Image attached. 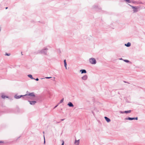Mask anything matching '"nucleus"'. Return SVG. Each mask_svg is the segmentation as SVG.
<instances>
[{
	"label": "nucleus",
	"mask_w": 145,
	"mask_h": 145,
	"mask_svg": "<svg viewBox=\"0 0 145 145\" xmlns=\"http://www.w3.org/2000/svg\"><path fill=\"white\" fill-rule=\"evenodd\" d=\"M90 62L92 64H95L96 63V61L94 58H91L89 59Z\"/></svg>",
	"instance_id": "nucleus-1"
},
{
	"label": "nucleus",
	"mask_w": 145,
	"mask_h": 145,
	"mask_svg": "<svg viewBox=\"0 0 145 145\" xmlns=\"http://www.w3.org/2000/svg\"><path fill=\"white\" fill-rule=\"evenodd\" d=\"M131 7L133 9L134 12H136L137 11V9L138 8V7H134L132 6H131Z\"/></svg>",
	"instance_id": "nucleus-2"
},
{
	"label": "nucleus",
	"mask_w": 145,
	"mask_h": 145,
	"mask_svg": "<svg viewBox=\"0 0 145 145\" xmlns=\"http://www.w3.org/2000/svg\"><path fill=\"white\" fill-rule=\"evenodd\" d=\"M87 78H88V76H87V75H85L84 76H83L82 77V80H86L87 79Z\"/></svg>",
	"instance_id": "nucleus-3"
},
{
	"label": "nucleus",
	"mask_w": 145,
	"mask_h": 145,
	"mask_svg": "<svg viewBox=\"0 0 145 145\" xmlns=\"http://www.w3.org/2000/svg\"><path fill=\"white\" fill-rule=\"evenodd\" d=\"M105 119L106 120V121L108 122H109L110 121V120L109 118H107L106 117H105Z\"/></svg>",
	"instance_id": "nucleus-4"
},
{
	"label": "nucleus",
	"mask_w": 145,
	"mask_h": 145,
	"mask_svg": "<svg viewBox=\"0 0 145 145\" xmlns=\"http://www.w3.org/2000/svg\"><path fill=\"white\" fill-rule=\"evenodd\" d=\"M68 105L70 107H73V105L71 102H69L68 104Z\"/></svg>",
	"instance_id": "nucleus-5"
},
{
	"label": "nucleus",
	"mask_w": 145,
	"mask_h": 145,
	"mask_svg": "<svg viewBox=\"0 0 145 145\" xmlns=\"http://www.w3.org/2000/svg\"><path fill=\"white\" fill-rule=\"evenodd\" d=\"M79 143V140H76L75 142V144L76 145H78Z\"/></svg>",
	"instance_id": "nucleus-6"
},
{
	"label": "nucleus",
	"mask_w": 145,
	"mask_h": 145,
	"mask_svg": "<svg viewBox=\"0 0 145 145\" xmlns=\"http://www.w3.org/2000/svg\"><path fill=\"white\" fill-rule=\"evenodd\" d=\"M22 96V95H20V96L15 95V97L16 99H19V98H20Z\"/></svg>",
	"instance_id": "nucleus-7"
},
{
	"label": "nucleus",
	"mask_w": 145,
	"mask_h": 145,
	"mask_svg": "<svg viewBox=\"0 0 145 145\" xmlns=\"http://www.w3.org/2000/svg\"><path fill=\"white\" fill-rule=\"evenodd\" d=\"M28 95L29 96H33V97L35 96V95L33 93H30Z\"/></svg>",
	"instance_id": "nucleus-8"
},
{
	"label": "nucleus",
	"mask_w": 145,
	"mask_h": 145,
	"mask_svg": "<svg viewBox=\"0 0 145 145\" xmlns=\"http://www.w3.org/2000/svg\"><path fill=\"white\" fill-rule=\"evenodd\" d=\"M30 104L31 105H34L36 103L35 101H29Z\"/></svg>",
	"instance_id": "nucleus-9"
},
{
	"label": "nucleus",
	"mask_w": 145,
	"mask_h": 145,
	"mask_svg": "<svg viewBox=\"0 0 145 145\" xmlns=\"http://www.w3.org/2000/svg\"><path fill=\"white\" fill-rule=\"evenodd\" d=\"M64 66L66 68V69H67V63L66 61V60L65 59L64 60Z\"/></svg>",
	"instance_id": "nucleus-10"
},
{
	"label": "nucleus",
	"mask_w": 145,
	"mask_h": 145,
	"mask_svg": "<svg viewBox=\"0 0 145 145\" xmlns=\"http://www.w3.org/2000/svg\"><path fill=\"white\" fill-rule=\"evenodd\" d=\"M125 45L127 47H129L131 46V43L129 42H128L127 44H125Z\"/></svg>",
	"instance_id": "nucleus-11"
},
{
	"label": "nucleus",
	"mask_w": 145,
	"mask_h": 145,
	"mask_svg": "<svg viewBox=\"0 0 145 145\" xmlns=\"http://www.w3.org/2000/svg\"><path fill=\"white\" fill-rule=\"evenodd\" d=\"M80 71H81V73L82 74L83 73H86V72L85 70H80Z\"/></svg>",
	"instance_id": "nucleus-12"
},
{
	"label": "nucleus",
	"mask_w": 145,
	"mask_h": 145,
	"mask_svg": "<svg viewBox=\"0 0 145 145\" xmlns=\"http://www.w3.org/2000/svg\"><path fill=\"white\" fill-rule=\"evenodd\" d=\"M2 97L3 99H5V98H8V97L4 95H2Z\"/></svg>",
	"instance_id": "nucleus-13"
},
{
	"label": "nucleus",
	"mask_w": 145,
	"mask_h": 145,
	"mask_svg": "<svg viewBox=\"0 0 145 145\" xmlns=\"http://www.w3.org/2000/svg\"><path fill=\"white\" fill-rule=\"evenodd\" d=\"M28 76L31 79H33V78L32 77V75H31V74H29V75H28Z\"/></svg>",
	"instance_id": "nucleus-14"
},
{
	"label": "nucleus",
	"mask_w": 145,
	"mask_h": 145,
	"mask_svg": "<svg viewBox=\"0 0 145 145\" xmlns=\"http://www.w3.org/2000/svg\"><path fill=\"white\" fill-rule=\"evenodd\" d=\"M128 120H135V118H128L127 119Z\"/></svg>",
	"instance_id": "nucleus-15"
},
{
	"label": "nucleus",
	"mask_w": 145,
	"mask_h": 145,
	"mask_svg": "<svg viewBox=\"0 0 145 145\" xmlns=\"http://www.w3.org/2000/svg\"><path fill=\"white\" fill-rule=\"evenodd\" d=\"M131 112V111L130 110H128V111H126L125 112L126 113H130Z\"/></svg>",
	"instance_id": "nucleus-16"
},
{
	"label": "nucleus",
	"mask_w": 145,
	"mask_h": 145,
	"mask_svg": "<svg viewBox=\"0 0 145 145\" xmlns=\"http://www.w3.org/2000/svg\"><path fill=\"white\" fill-rule=\"evenodd\" d=\"M0 143H2V144H4V142L3 141L1 140L0 141Z\"/></svg>",
	"instance_id": "nucleus-17"
},
{
	"label": "nucleus",
	"mask_w": 145,
	"mask_h": 145,
	"mask_svg": "<svg viewBox=\"0 0 145 145\" xmlns=\"http://www.w3.org/2000/svg\"><path fill=\"white\" fill-rule=\"evenodd\" d=\"M63 100H64V99H63V98L62 99H61V100L60 101V103H62V102H63Z\"/></svg>",
	"instance_id": "nucleus-18"
},
{
	"label": "nucleus",
	"mask_w": 145,
	"mask_h": 145,
	"mask_svg": "<svg viewBox=\"0 0 145 145\" xmlns=\"http://www.w3.org/2000/svg\"><path fill=\"white\" fill-rule=\"evenodd\" d=\"M5 55H7V56H9L10 55V54H7V53H6V54H5Z\"/></svg>",
	"instance_id": "nucleus-19"
},
{
	"label": "nucleus",
	"mask_w": 145,
	"mask_h": 145,
	"mask_svg": "<svg viewBox=\"0 0 145 145\" xmlns=\"http://www.w3.org/2000/svg\"><path fill=\"white\" fill-rule=\"evenodd\" d=\"M124 61L125 62H129V61L128 60H125Z\"/></svg>",
	"instance_id": "nucleus-20"
},
{
	"label": "nucleus",
	"mask_w": 145,
	"mask_h": 145,
	"mask_svg": "<svg viewBox=\"0 0 145 145\" xmlns=\"http://www.w3.org/2000/svg\"><path fill=\"white\" fill-rule=\"evenodd\" d=\"M62 144L61 145H64V141L63 140L62 141Z\"/></svg>",
	"instance_id": "nucleus-21"
},
{
	"label": "nucleus",
	"mask_w": 145,
	"mask_h": 145,
	"mask_svg": "<svg viewBox=\"0 0 145 145\" xmlns=\"http://www.w3.org/2000/svg\"><path fill=\"white\" fill-rule=\"evenodd\" d=\"M52 78V77H46L45 78H46L48 79V78Z\"/></svg>",
	"instance_id": "nucleus-22"
},
{
	"label": "nucleus",
	"mask_w": 145,
	"mask_h": 145,
	"mask_svg": "<svg viewBox=\"0 0 145 145\" xmlns=\"http://www.w3.org/2000/svg\"><path fill=\"white\" fill-rule=\"evenodd\" d=\"M128 2L130 3V1L129 0H126Z\"/></svg>",
	"instance_id": "nucleus-23"
},
{
	"label": "nucleus",
	"mask_w": 145,
	"mask_h": 145,
	"mask_svg": "<svg viewBox=\"0 0 145 145\" xmlns=\"http://www.w3.org/2000/svg\"><path fill=\"white\" fill-rule=\"evenodd\" d=\"M36 80L37 81H38L39 80V79L38 78H37L36 79Z\"/></svg>",
	"instance_id": "nucleus-24"
},
{
	"label": "nucleus",
	"mask_w": 145,
	"mask_h": 145,
	"mask_svg": "<svg viewBox=\"0 0 145 145\" xmlns=\"http://www.w3.org/2000/svg\"><path fill=\"white\" fill-rule=\"evenodd\" d=\"M135 119L136 120H137L138 119V118L137 117H136V118H135Z\"/></svg>",
	"instance_id": "nucleus-25"
},
{
	"label": "nucleus",
	"mask_w": 145,
	"mask_h": 145,
	"mask_svg": "<svg viewBox=\"0 0 145 145\" xmlns=\"http://www.w3.org/2000/svg\"><path fill=\"white\" fill-rule=\"evenodd\" d=\"M57 106V105H56V106L54 108H55Z\"/></svg>",
	"instance_id": "nucleus-26"
},
{
	"label": "nucleus",
	"mask_w": 145,
	"mask_h": 145,
	"mask_svg": "<svg viewBox=\"0 0 145 145\" xmlns=\"http://www.w3.org/2000/svg\"><path fill=\"white\" fill-rule=\"evenodd\" d=\"M8 8V7H7L6 8V9H7Z\"/></svg>",
	"instance_id": "nucleus-27"
},
{
	"label": "nucleus",
	"mask_w": 145,
	"mask_h": 145,
	"mask_svg": "<svg viewBox=\"0 0 145 145\" xmlns=\"http://www.w3.org/2000/svg\"><path fill=\"white\" fill-rule=\"evenodd\" d=\"M42 52H44V51H43V50L42 51Z\"/></svg>",
	"instance_id": "nucleus-28"
},
{
	"label": "nucleus",
	"mask_w": 145,
	"mask_h": 145,
	"mask_svg": "<svg viewBox=\"0 0 145 145\" xmlns=\"http://www.w3.org/2000/svg\"><path fill=\"white\" fill-rule=\"evenodd\" d=\"M44 143H45V141H44Z\"/></svg>",
	"instance_id": "nucleus-29"
}]
</instances>
